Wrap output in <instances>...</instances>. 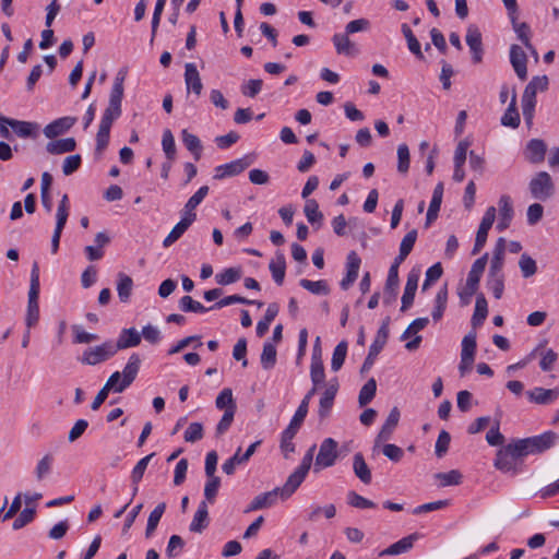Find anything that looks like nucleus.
<instances>
[{
	"mask_svg": "<svg viewBox=\"0 0 559 559\" xmlns=\"http://www.w3.org/2000/svg\"><path fill=\"white\" fill-rule=\"evenodd\" d=\"M299 285L314 295H328L330 293V288L323 280L313 282L302 278L299 281Z\"/></svg>",
	"mask_w": 559,
	"mask_h": 559,
	"instance_id": "53",
	"label": "nucleus"
},
{
	"mask_svg": "<svg viewBox=\"0 0 559 559\" xmlns=\"http://www.w3.org/2000/svg\"><path fill=\"white\" fill-rule=\"evenodd\" d=\"M487 316H488L487 300L483 294H479L476 298L475 310H474V314H473L472 321H471L473 328L475 329V328L480 326L484 323V321L486 320Z\"/></svg>",
	"mask_w": 559,
	"mask_h": 559,
	"instance_id": "40",
	"label": "nucleus"
},
{
	"mask_svg": "<svg viewBox=\"0 0 559 559\" xmlns=\"http://www.w3.org/2000/svg\"><path fill=\"white\" fill-rule=\"evenodd\" d=\"M133 281L132 278L124 274H118V283H117V292L121 302H128L130 296L132 294Z\"/></svg>",
	"mask_w": 559,
	"mask_h": 559,
	"instance_id": "44",
	"label": "nucleus"
},
{
	"mask_svg": "<svg viewBox=\"0 0 559 559\" xmlns=\"http://www.w3.org/2000/svg\"><path fill=\"white\" fill-rule=\"evenodd\" d=\"M276 355V347L272 343L265 342L261 354V365L263 369L269 370L275 366Z\"/></svg>",
	"mask_w": 559,
	"mask_h": 559,
	"instance_id": "52",
	"label": "nucleus"
},
{
	"mask_svg": "<svg viewBox=\"0 0 559 559\" xmlns=\"http://www.w3.org/2000/svg\"><path fill=\"white\" fill-rule=\"evenodd\" d=\"M397 171L405 174L409 169L411 153L407 144L402 143L397 146Z\"/></svg>",
	"mask_w": 559,
	"mask_h": 559,
	"instance_id": "57",
	"label": "nucleus"
},
{
	"mask_svg": "<svg viewBox=\"0 0 559 559\" xmlns=\"http://www.w3.org/2000/svg\"><path fill=\"white\" fill-rule=\"evenodd\" d=\"M116 354L114 341H106L100 345L87 347L79 357V361L83 365L96 366L109 360Z\"/></svg>",
	"mask_w": 559,
	"mask_h": 559,
	"instance_id": "8",
	"label": "nucleus"
},
{
	"mask_svg": "<svg viewBox=\"0 0 559 559\" xmlns=\"http://www.w3.org/2000/svg\"><path fill=\"white\" fill-rule=\"evenodd\" d=\"M185 82L187 85L188 92H193L197 96L201 95L203 84L201 82V78L197 66L194 63H186L185 66Z\"/></svg>",
	"mask_w": 559,
	"mask_h": 559,
	"instance_id": "25",
	"label": "nucleus"
},
{
	"mask_svg": "<svg viewBox=\"0 0 559 559\" xmlns=\"http://www.w3.org/2000/svg\"><path fill=\"white\" fill-rule=\"evenodd\" d=\"M179 308L183 312L203 313L210 310L204 307L200 301L194 300L191 296H183L179 300Z\"/></svg>",
	"mask_w": 559,
	"mask_h": 559,
	"instance_id": "56",
	"label": "nucleus"
},
{
	"mask_svg": "<svg viewBox=\"0 0 559 559\" xmlns=\"http://www.w3.org/2000/svg\"><path fill=\"white\" fill-rule=\"evenodd\" d=\"M187 219H180L163 241L165 248L175 243L189 228Z\"/></svg>",
	"mask_w": 559,
	"mask_h": 559,
	"instance_id": "54",
	"label": "nucleus"
},
{
	"mask_svg": "<svg viewBox=\"0 0 559 559\" xmlns=\"http://www.w3.org/2000/svg\"><path fill=\"white\" fill-rule=\"evenodd\" d=\"M9 126L13 130V132L23 139L27 138H36L38 124L29 121H21L12 118V121H9Z\"/></svg>",
	"mask_w": 559,
	"mask_h": 559,
	"instance_id": "34",
	"label": "nucleus"
},
{
	"mask_svg": "<svg viewBox=\"0 0 559 559\" xmlns=\"http://www.w3.org/2000/svg\"><path fill=\"white\" fill-rule=\"evenodd\" d=\"M377 392V382L373 378H370L360 389L359 395H358V403L360 407L366 406L369 404Z\"/></svg>",
	"mask_w": 559,
	"mask_h": 559,
	"instance_id": "47",
	"label": "nucleus"
},
{
	"mask_svg": "<svg viewBox=\"0 0 559 559\" xmlns=\"http://www.w3.org/2000/svg\"><path fill=\"white\" fill-rule=\"evenodd\" d=\"M347 503L357 509H371L376 508V503L360 495L356 491L350 490L347 493Z\"/></svg>",
	"mask_w": 559,
	"mask_h": 559,
	"instance_id": "61",
	"label": "nucleus"
},
{
	"mask_svg": "<svg viewBox=\"0 0 559 559\" xmlns=\"http://www.w3.org/2000/svg\"><path fill=\"white\" fill-rule=\"evenodd\" d=\"M487 287L496 299H500L504 290V275H488Z\"/></svg>",
	"mask_w": 559,
	"mask_h": 559,
	"instance_id": "58",
	"label": "nucleus"
},
{
	"mask_svg": "<svg viewBox=\"0 0 559 559\" xmlns=\"http://www.w3.org/2000/svg\"><path fill=\"white\" fill-rule=\"evenodd\" d=\"M39 266L37 262L33 263L31 271V283L28 290V302H27V312L25 322L28 329L36 325L39 320V306H38V297H39Z\"/></svg>",
	"mask_w": 559,
	"mask_h": 559,
	"instance_id": "6",
	"label": "nucleus"
},
{
	"mask_svg": "<svg viewBox=\"0 0 559 559\" xmlns=\"http://www.w3.org/2000/svg\"><path fill=\"white\" fill-rule=\"evenodd\" d=\"M320 344V337H317L316 340V346L312 354L311 359V366H310V378L312 381V388L310 390H314V394L317 393V390L319 385L324 383L325 379V372H324V366L320 358V356H317V347H319Z\"/></svg>",
	"mask_w": 559,
	"mask_h": 559,
	"instance_id": "19",
	"label": "nucleus"
},
{
	"mask_svg": "<svg viewBox=\"0 0 559 559\" xmlns=\"http://www.w3.org/2000/svg\"><path fill=\"white\" fill-rule=\"evenodd\" d=\"M476 332L471 331L468 334H466L462 340V352L461 357H463L465 360L467 359H475V352H476Z\"/></svg>",
	"mask_w": 559,
	"mask_h": 559,
	"instance_id": "50",
	"label": "nucleus"
},
{
	"mask_svg": "<svg viewBox=\"0 0 559 559\" xmlns=\"http://www.w3.org/2000/svg\"><path fill=\"white\" fill-rule=\"evenodd\" d=\"M209 510L206 501H201L198 506V510L194 513L192 522L190 523L189 530L193 533H202L209 526Z\"/></svg>",
	"mask_w": 559,
	"mask_h": 559,
	"instance_id": "31",
	"label": "nucleus"
},
{
	"mask_svg": "<svg viewBox=\"0 0 559 559\" xmlns=\"http://www.w3.org/2000/svg\"><path fill=\"white\" fill-rule=\"evenodd\" d=\"M241 278V269L240 267H228L223 272L217 273L215 275V281L218 285L226 286L233 283H236Z\"/></svg>",
	"mask_w": 559,
	"mask_h": 559,
	"instance_id": "49",
	"label": "nucleus"
},
{
	"mask_svg": "<svg viewBox=\"0 0 559 559\" xmlns=\"http://www.w3.org/2000/svg\"><path fill=\"white\" fill-rule=\"evenodd\" d=\"M338 391V381L336 378L330 380L319 402L318 415L320 419H325L333 407L335 396Z\"/></svg>",
	"mask_w": 559,
	"mask_h": 559,
	"instance_id": "13",
	"label": "nucleus"
},
{
	"mask_svg": "<svg viewBox=\"0 0 559 559\" xmlns=\"http://www.w3.org/2000/svg\"><path fill=\"white\" fill-rule=\"evenodd\" d=\"M400 411L397 407H393L390 411V414L381 427L377 438H376V447L379 445L382 442H385L391 439L394 429L396 428L399 420H400Z\"/></svg>",
	"mask_w": 559,
	"mask_h": 559,
	"instance_id": "21",
	"label": "nucleus"
},
{
	"mask_svg": "<svg viewBox=\"0 0 559 559\" xmlns=\"http://www.w3.org/2000/svg\"><path fill=\"white\" fill-rule=\"evenodd\" d=\"M76 121L78 119L75 117H61L48 123L44 128L43 132L46 138L52 140L69 131L76 123Z\"/></svg>",
	"mask_w": 559,
	"mask_h": 559,
	"instance_id": "16",
	"label": "nucleus"
},
{
	"mask_svg": "<svg viewBox=\"0 0 559 559\" xmlns=\"http://www.w3.org/2000/svg\"><path fill=\"white\" fill-rule=\"evenodd\" d=\"M255 158L254 153L246 154L230 163L217 166L216 175H239L246 171L255 162Z\"/></svg>",
	"mask_w": 559,
	"mask_h": 559,
	"instance_id": "12",
	"label": "nucleus"
},
{
	"mask_svg": "<svg viewBox=\"0 0 559 559\" xmlns=\"http://www.w3.org/2000/svg\"><path fill=\"white\" fill-rule=\"evenodd\" d=\"M436 478L440 480V485L442 487H447V486H455V485H460L461 481H462V474L456 471V469H452L450 472H447V473H438L436 474Z\"/></svg>",
	"mask_w": 559,
	"mask_h": 559,
	"instance_id": "63",
	"label": "nucleus"
},
{
	"mask_svg": "<svg viewBox=\"0 0 559 559\" xmlns=\"http://www.w3.org/2000/svg\"><path fill=\"white\" fill-rule=\"evenodd\" d=\"M307 476V473L302 472L299 468H296L294 473H292L283 487L280 488L281 498L283 500L288 499L297 488L302 484Z\"/></svg>",
	"mask_w": 559,
	"mask_h": 559,
	"instance_id": "27",
	"label": "nucleus"
},
{
	"mask_svg": "<svg viewBox=\"0 0 559 559\" xmlns=\"http://www.w3.org/2000/svg\"><path fill=\"white\" fill-rule=\"evenodd\" d=\"M504 252H506V240H504V238L501 237L496 242L488 275H503L502 267H503Z\"/></svg>",
	"mask_w": 559,
	"mask_h": 559,
	"instance_id": "28",
	"label": "nucleus"
},
{
	"mask_svg": "<svg viewBox=\"0 0 559 559\" xmlns=\"http://www.w3.org/2000/svg\"><path fill=\"white\" fill-rule=\"evenodd\" d=\"M496 213H497V210L495 206H489L486 210V212L481 218V222L479 224L477 234H476L475 243H474V248H473V254L478 253L485 246V243L487 241V237H488V231L491 228V226L496 219Z\"/></svg>",
	"mask_w": 559,
	"mask_h": 559,
	"instance_id": "11",
	"label": "nucleus"
},
{
	"mask_svg": "<svg viewBox=\"0 0 559 559\" xmlns=\"http://www.w3.org/2000/svg\"><path fill=\"white\" fill-rule=\"evenodd\" d=\"M278 497H281L280 488H275L271 491L258 495L250 502L246 512H251V511L272 507L276 502Z\"/></svg>",
	"mask_w": 559,
	"mask_h": 559,
	"instance_id": "29",
	"label": "nucleus"
},
{
	"mask_svg": "<svg viewBox=\"0 0 559 559\" xmlns=\"http://www.w3.org/2000/svg\"><path fill=\"white\" fill-rule=\"evenodd\" d=\"M488 261V253L474 261L468 272L465 287L460 292V298L464 304H468L471 297L476 293L481 275Z\"/></svg>",
	"mask_w": 559,
	"mask_h": 559,
	"instance_id": "7",
	"label": "nucleus"
},
{
	"mask_svg": "<svg viewBox=\"0 0 559 559\" xmlns=\"http://www.w3.org/2000/svg\"><path fill=\"white\" fill-rule=\"evenodd\" d=\"M530 402L538 405H549L559 397V386L554 389H545L542 386L534 388L526 392Z\"/></svg>",
	"mask_w": 559,
	"mask_h": 559,
	"instance_id": "20",
	"label": "nucleus"
},
{
	"mask_svg": "<svg viewBox=\"0 0 559 559\" xmlns=\"http://www.w3.org/2000/svg\"><path fill=\"white\" fill-rule=\"evenodd\" d=\"M469 143L466 140H462L455 147L453 163H454V174L453 175H465L463 166L466 162L467 150Z\"/></svg>",
	"mask_w": 559,
	"mask_h": 559,
	"instance_id": "38",
	"label": "nucleus"
},
{
	"mask_svg": "<svg viewBox=\"0 0 559 559\" xmlns=\"http://www.w3.org/2000/svg\"><path fill=\"white\" fill-rule=\"evenodd\" d=\"M518 449L520 447L516 440L501 447L496 453L493 466L502 473L518 474L520 472L518 462L524 459Z\"/></svg>",
	"mask_w": 559,
	"mask_h": 559,
	"instance_id": "4",
	"label": "nucleus"
},
{
	"mask_svg": "<svg viewBox=\"0 0 559 559\" xmlns=\"http://www.w3.org/2000/svg\"><path fill=\"white\" fill-rule=\"evenodd\" d=\"M313 395L314 390H309L307 392V394L301 400L295 415L293 416L288 427L282 432L281 449L284 452L285 457H288V453H293L295 451L293 439L295 438L308 414L309 403Z\"/></svg>",
	"mask_w": 559,
	"mask_h": 559,
	"instance_id": "3",
	"label": "nucleus"
},
{
	"mask_svg": "<svg viewBox=\"0 0 559 559\" xmlns=\"http://www.w3.org/2000/svg\"><path fill=\"white\" fill-rule=\"evenodd\" d=\"M337 456V442L333 438L324 439L320 444L319 453L316 457L314 471L318 472L321 468L333 466Z\"/></svg>",
	"mask_w": 559,
	"mask_h": 559,
	"instance_id": "10",
	"label": "nucleus"
},
{
	"mask_svg": "<svg viewBox=\"0 0 559 559\" xmlns=\"http://www.w3.org/2000/svg\"><path fill=\"white\" fill-rule=\"evenodd\" d=\"M443 197V183L439 182L432 193V198L426 215V227H428L433 221L437 219Z\"/></svg>",
	"mask_w": 559,
	"mask_h": 559,
	"instance_id": "30",
	"label": "nucleus"
},
{
	"mask_svg": "<svg viewBox=\"0 0 559 559\" xmlns=\"http://www.w3.org/2000/svg\"><path fill=\"white\" fill-rule=\"evenodd\" d=\"M402 33L407 40V46L411 52H413L418 59H424L419 41L413 34L409 26L405 23L402 24Z\"/></svg>",
	"mask_w": 559,
	"mask_h": 559,
	"instance_id": "55",
	"label": "nucleus"
},
{
	"mask_svg": "<svg viewBox=\"0 0 559 559\" xmlns=\"http://www.w3.org/2000/svg\"><path fill=\"white\" fill-rule=\"evenodd\" d=\"M126 75H127V70L121 69L118 71V73L114 80V84H112L110 94H109L108 106L106 107V109L103 114V117H102V120L99 123V128L110 130L114 121L117 120L121 116V114H122L121 103H122L123 92H124L123 82H124Z\"/></svg>",
	"mask_w": 559,
	"mask_h": 559,
	"instance_id": "2",
	"label": "nucleus"
},
{
	"mask_svg": "<svg viewBox=\"0 0 559 559\" xmlns=\"http://www.w3.org/2000/svg\"><path fill=\"white\" fill-rule=\"evenodd\" d=\"M389 323H390V318H385L383 320L381 326L379 328L377 335H376L372 344L369 347V353L360 368L361 373H366L372 368L377 356L380 354V352L385 346L388 338H389Z\"/></svg>",
	"mask_w": 559,
	"mask_h": 559,
	"instance_id": "9",
	"label": "nucleus"
},
{
	"mask_svg": "<svg viewBox=\"0 0 559 559\" xmlns=\"http://www.w3.org/2000/svg\"><path fill=\"white\" fill-rule=\"evenodd\" d=\"M353 471L355 476L364 484L368 485L371 483V471L360 452L355 453L353 456Z\"/></svg>",
	"mask_w": 559,
	"mask_h": 559,
	"instance_id": "33",
	"label": "nucleus"
},
{
	"mask_svg": "<svg viewBox=\"0 0 559 559\" xmlns=\"http://www.w3.org/2000/svg\"><path fill=\"white\" fill-rule=\"evenodd\" d=\"M442 273H443V269H442V265L440 262L431 265L426 271V278L421 286V290L423 292L427 290L432 283L437 282L442 276Z\"/></svg>",
	"mask_w": 559,
	"mask_h": 559,
	"instance_id": "64",
	"label": "nucleus"
},
{
	"mask_svg": "<svg viewBox=\"0 0 559 559\" xmlns=\"http://www.w3.org/2000/svg\"><path fill=\"white\" fill-rule=\"evenodd\" d=\"M530 191L533 198L545 201L554 193L551 177H534L530 182Z\"/></svg>",
	"mask_w": 559,
	"mask_h": 559,
	"instance_id": "15",
	"label": "nucleus"
},
{
	"mask_svg": "<svg viewBox=\"0 0 559 559\" xmlns=\"http://www.w3.org/2000/svg\"><path fill=\"white\" fill-rule=\"evenodd\" d=\"M465 40L472 51L473 62L480 63L483 60L484 48L481 33L479 29L473 25L468 26Z\"/></svg>",
	"mask_w": 559,
	"mask_h": 559,
	"instance_id": "17",
	"label": "nucleus"
},
{
	"mask_svg": "<svg viewBox=\"0 0 559 559\" xmlns=\"http://www.w3.org/2000/svg\"><path fill=\"white\" fill-rule=\"evenodd\" d=\"M399 273L395 271V267H390L383 294V304L391 305L395 301L397 293H399Z\"/></svg>",
	"mask_w": 559,
	"mask_h": 559,
	"instance_id": "26",
	"label": "nucleus"
},
{
	"mask_svg": "<svg viewBox=\"0 0 559 559\" xmlns=\"http://www.w3.org/2000/svg\"><path fill=\"white\" fill-rule=\"evenodd\" d=\"M181 140L187 150L194 155L195 159H199L203 150L200 139L195 134L190 133L187 129H183Z\"/></svg>",
	"mask_w": 559,
	"mask_h": 559,
	"instance_id": "43",
	"label": "nucleus"
},
{
	"mask_svg": "<svg viewBox=\"0 0 559 559\" xmlns=\"http://www.w3.org/2000/svg\"><path fill=\"white\" fill-rule=\"evenodd\" d=\"M155 455V453H151L144 457H142L136 464L135 466L133 467L132 472H131V481H132V485H133V496L136 495L138 490H139V483L142 480L143 478V475L147 468V465L150 463V461L152 460V457Z\"/></svg>",
	"mask_w": 559,
	"mask_h": 559,
	"instance_id": "41",
	"label": "nucleus"
},
{
	"mask_svg": "<svg viewBox=\"0 0 559 559\" xmlns=\"http://www.w3.org/2000/svg\"><path fill=\"white\" fill-rule=\"evenodd\" d=\"M185 545L186 543L181 536L171 535L166 547V556L170 559L178 557L182 552Z\"/></svg>",
	"mask_w": 559,
	"mask_h": 559,
	"instance_id": "59",
	"label": "nucleus"
},
{
	"mask_svg": "<svg viewBox=\"0 0 559 559\" xmlns=\"http://www.w3.org/2000/svg\"><path fill=\"white\" fill-rule=\"evenodd\" d=\"M361 260L355 251H350L346 261V275L341 281V288L347 290L357 280Z\"/></svg>",
	"mask_w": 559,
	"mask_h": 559,
	"instance_id": "18",
	"label": "nucleus"
},
{
	"mask_svg": "<svg viewBox=\"0 0 559 559\" xmlns=\"http://www.w3.org/2000/svg\"><path fill=\"white\" fill-rule=\"evenodd\" d=\"M557 439L558 436L554 431H546L538 436L516 439L520 447L518 450L524 457L530 454H540L552 448Z\"/></svg>",
	"mask_w": 559,
	"mask_h": 559,
	"instance_id": "5",
	"label": "nucleus"
},
{
	"mask_svg": "<svg viewBox=\"0 0 559 559\" xmlns=\"http://www.w3.org/2000/svg\"><path fill=\"white\" fill-rule=\"evenodd\" d=\"M349 35L345 31L344 33H336L332 37V43L334 48L338 55H344L347 57L356 56L358 53V49L355 44L349 39Z\"/></svg>",
	"mask_w": 559,
	"mask_h": 559,
	"instance_id": "22",
	"label": "nucleus"
},
{
	"mask_svg": "<svg viewBox=\"0 0 559 559\" xmlns=\"http://www.w3.org/2000/svg\"><path fill=\"white\" fill-rule=\"evenodd\" d=\"M165 510H166V503L165 502H160L150 513L148 519H147L146 528H145V537L146 538H150V537L153 536L154 532L156 531V528L158 526V523H159L163 514L165 513Z\"/></svg>",
	"mask_w": 559,
	"mask_h": 559,
	"instance_id": "42",
	"label": "nucleus"
},
{
	"mask_svg": "<svg viewBox=\"0 0 559 559\" xmlns=\"http://www.w3.org/2000/svg\"><path fill=\"white\" fill-rule=\"evenodd\" d=\"M546 144L543 140L532 139L525 150V156L531 163H542L546 154Z\"/></svg>",
	"mask_w": 559,
	"mask_h": 559,
	"instance_id": "32",
	"label": "nucleus"
},
{
	"mask_svg": "<svg viewBox=\"0 0 559 559\" xmlns=\"http://www.w3.org/2000/svg\"><path fill=\"white\" fill-rule=\"evenodd\" d=\"M520 122V114L516 108V93L513 92L511 102L501 117V124L504 127L518 128Z\"/></svg>",
	"mask_w": 559,
	"mask_h": 559,
	"instance_id": "36",
	"label": "nucleus"
},
{
	"mask_svg": "<svg viewBox=\"0 0 559 559\" xmlns=\"http://www.w3.org/2000/svg\"><path fill=\"white\" fill-rule=\"evenodd\" d=\"M448 305V285L444 284L437 293L435 298V307L431 312L432 320L438 322L443 317Z\"/></svg>",
	"mask_w": 559,
	"mask_h": 559,
	"instance_id": "37",
	"label": "nucleus"
},
{
	"mask_svg": "<svg viewBox=\"0 0 559 559\" xmlns=\"http://www.w3.org/2000/svg\"><path fill=\"white\" fill-rule=\"evenodd\" d=\"M141 366V358L138 354L133 353L128 362L126 364L122 372L115 371L106 381L105 385L96 394L92 402L91 408L97 411L100 405L108 397V393L114 391L115 393H121L128 389L135 380Z\"/></svg>",
	"mask_w": 559,
	"mask_h": 559,
	"instance_id": "1",
	"label": "nucleus"
},
{
	"mask_svg": "<svg viewBox=\"0 0 559 559\" xmlns=\"http://www.w3.org/2000/svg\"><path fill=\"white\" fill-rule=\"evenodd\" d=\"M36 511L34 508H25L13 521L12 528L19 531L29 524L35 519Z\"/></svg>",
	"mask_w": 559,
	"mask_h": 559,
	"instance_id": "62",
	"label": "nucleus"
},
{
	"mask_svg": "<svg viewBox=\"0 0 559 559\" xmlns=\"http://www.w3.org/2000/svg\"><path fill=\"white\" fill-rule=\"evenodd\" d=\"M163 151L168 160H173L176 155L175 138L169 129L164 130L162 138Z\"/></svg>",
	"mask_w": 559,
	"mask_h": 559,
	"instance_id": "60",
	"label": "nucleus"
},
{
	"mask_svg": "<svg viewBox=\"0 0 559 559\" xmlns=\"http://www.w3.org/2000/svg\"><path fill=\"white\" fill-rule=\"evenodd\" d=\"M512 27L521 43L526 47L531 48V27L525 22H518V15L510 19Z\"/></svg>",
	"mask_w": 559,
	"mask_h": 559,
	"instance_id": "45",
	"label": "nucleus"
},
{
	"mask_svg": "<svg viewBox=\"0 0 559 559\" xmlns=\"http://www.w3.org/2000/svg\"><path fill=\"white\" fill-rule=\"evenodd\" d=\"M76 147V142L74 138H66L59 140H51L47 143L46 150L50 154H64L69 152H73Z\"/></svg>",
	"mask_w": 559,
	"mask_h": 559,
	"instance_id": "35",
	"label": "nucleus"
},
{
	"mask_svg": "<svg viewBox=\"0 0 559 559\" xmlns=\"http://www.w3.org/2000/svg\"><path fill=\"white\" fill-rule=\"evenodd\" d=\"M215 406L218 409L230 411V408H231L233 412H236L237 405L233 397L231 389L225 388L219 392V394L217 395V397L215 400Z\"/></svg>",
	"mask_w": 559,
	"mask_h": 559,
	"instance_id": "48",
	"label": "nucleus"
},
{
	"mask_svg": "<svg viewBox=\"0 0 559 559\" xmlns=\"http://www.w3.org/2000/svg\"><path fill=\"white\" fill-rule=\"evenodd\" d=\"M418 537L419 536L417 533H413L408 536H405V537L401 538L400 540H397L396 543L389 546L388 548H385L384 550H382L379 554V556L380 557L396 556V555L407 552L408 550H411L413 548L414 543L418 539Z\"/></svg>",
	"mask_w": 559,
	"mask_h": 559,
	"instance_id": "24",
	"label": "nucleus"
},
{
	"mask_svg": "<svg viewBox=\"0 0 559 559\" xmlns=\"http://www.w3.org/2000/svg\"><path fill=\"white\" fill-rule=\"evenodd\" d=\"M348 344L346 341H341L334 348L332 360H331V369L333 371H338L344 365L346 355H347Z\"/></svg>",
	"mask_w": 559,
	"mask_h": 559,
	"instance_id": "51",
	"label": "nucleus"
},
{
	"mask_svg": "<svg viewBox=\"0 0 559 559\" xmlns=\"http://www.w3.org/2000/svg\"><path fill=\"white\" fill-rule=\"evenodd\" d=\"M269 269L272 273V277L277 285H282L285 277L286 261L282 252H276L275 260H272Z\"/></svg>",
	"mask_w": 559,
	"mask_h": 559,
	"instance_id": "39",
	"label": "nucleus"
},
{
	"mask_svg": "<svg viewBox=\"0 0 559 559\" xmlns=\"http://www.w3.org/2000/svg\"><path fill=\"white\" fill-rule=\"evenodd\" d=\"M141 343V334L134 328L122 329L117 342H114L116 353L120 349L135 347Z\"/></svg>",
	"mask_w": 559,
	"mask_h": 559,
	"instance_id": "23",
	"label": "nucleus"
},
{
	"mask_svg": "<svg viewBox=\"0 0 559 559\" xmlns=\"http://www.w3.org/2000/svg\"><path fill=\"white\" fill-rule=\"evenodd\" d=\"M510 62L516 73L518 78L522 81L527 78V56L519 45H511L510 47Z\"/></svg>",
	"mask_w": 559,
	"mask_h": 559,
	"instance_id": "14",
	"label": "nucleus"
},
{
	"mask_svg": "<svg viewBox=\"0 0 559 559\" xmlns=\"http://www.w3.org/2000/svg\"><path fill=\"white\" fill-rule=\"evenodd\" d=\"M55 459L50 453L45 454L36 464L34 474L38 481L43 480L51 473Z\"/></svg>",
	"mask_w": 559,
	"mask_h": 559,
	"instance_id": "46",
	"label": "nucleus"
}]
</instances>
